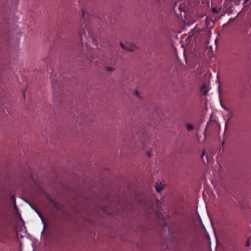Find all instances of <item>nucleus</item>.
<instances>
[{
  "instance_id": "obj_15",
  "label": "nucleus",
  "mask_w": 251,
  "mask_h": 251,
  "mask_svg": "<svg viewBox=\"0 0 251 251\" xmlns=\"http://www.w3.org/2000/svg\"><path fill=\"white\" fill-rule=\"evenodd\" d=\"M106 70L107 71L111 72L113 70V69L111 67H108L106 68Z\"/></svg>"
},
{
  "instance_id": "obj_14",
  "label": "nucleus",
  "mask_w": 251,
  "mask_h": 251,
  "mask_svg": "<svg viewBox=\"0 0 251 251\" xmlns=\"http://www.w3.org/2000/svg\"><path fill=\"white\" fill-rule=\"evenodd\" d=\"M134 95L138 97H140V94H139V92L137 90L134 91Z\"/></svg>"
},
{
  "instance_id": "obj_11",
  "label": "nucleus",
  "mask_w": 251,
  "mask_h": 251,
  "mask_svg": "<svg viewBox=\"0 0 251 251\" xmlns=\"http://www.w3.org/2000/svg\"><path fill=\"white\" fill-rule=\"evenodd\" d=\"M52 88L54 89H55L56 88V86H57V82L56 81H55L54 80H52Z\"/></svg>"
},
{
  "instance_id": "obj_12",
  "label": "nucleus",
  "mask_w": 251,
  "mask_h": 251,
  "mask_svg": "<svg viewBox=\"0 0 251 251\" xmlns=\"http://www.w3.org/2000/svg\"><path fill=\"white\" fill-rule=\"evenodd\" d=\"M48 200H49V201H50V203H51L52 204H54V205H56V201L54 200H53V199H52L51 198H50V197L48 198Z\"/></svg>"
},
{
  "instance_id": "obj_19",
  "label": "nucleus",
  "mask_w": 251,
  "mask_h": 251,
  "mask_svg": "<svg viewBox=\"0 0 251 251\" xmlns=\"http://www.w3.org/2000/svg\"><path fill=\"white\" fill-rule=\"evenodd\" d=\"M250 0H244V3H246L247 2H248Z\"/></svg>"
},
{
  "instance_id": "obj_20",
  "label": "nucleus",
  "mask_w": 251,
  "mask_h": 251,
  "mask_svg": "<svg viewBox=\"0 0 251 251\" xmlns=\"http://www.w3.org/2000/svg\"><path fill=\"white\" fill-rule=\"evenodd\" d=\"M23 95H24V97H25V91L23 92Z\"/></svg>"
},
{
  "instance_id": "obj_3",
  "label": "nucleus",
  "mask_w": 251,
  "mask_h": 251,
  "mask_svg": "<svg viewBox=\"0 0 251 251\" xmlns=\"http://www.w3.org/2000/svg\"><path fill=\"white\" fill-rule=\"evenodd\" d=\"M120 45L123 49L128 51H134L136 49L135 46L133 44H129L125 46L122 43H120Z\"/></svg>"
},
{
  "instance_id": "obj_18",
  "label": "nucleus",
  "mask_w": 251,
  "mask_h": 251,
  "mask_svg": "<svg viewBox=\"0 0 251 251\" xmlns=\"http://www.w3.org/2000/svg\"><path fill=\"white\" fill-rule=\"evenodd\" d=\"M204 154H205L204 152H202V154H201V158H203V156H204Z\"/></svg>"
},
{
  "instance_id": "obj_16",
  "label": "nucleus",
  "mask_w": 251,
  "mask_h": 251,
  "mask_svg": "<svg viewBox=\"0 0 251 251\" xmlns=\"http://www.w3.org/2000/svg\"><path fill=\"white\" fill-rule=\"evenodd\" d=\"M147 155L149 157H150L151 156V151H149L147 152Z\"/></svg>"
},
{
  "instance_id": "obj_7",
  "label": "nucleus",
  "mask_w": 251,
  "mask_h": 251,
  "mask_svg": "<svg viewBox=\"0 0 251 251\" xmlns=\"http://www.w3.org/2000/svg\"><path fill=\"white\" fill-rule=\"evenodd\" d=\"M186 127L188 131H191V130H193L194 128V126L190 124H187L186 125Z\"/></svg>"
},
{
  "instance_id": "obj_6",
  "label": "nucleus",
  "mask_w": 251,
  "mask_h": 251,
  "mask_svg": "<svg viewBox=\"0 0 251 251\" xmlns=\"http://www.w3.org/2000/svg\"><path fill=\"white\" fill-rule=\"evenodd\" d=\"M223 107L225 109H226V110L228 111V118L229 119H231L233 117V112L230 110L226 109V107H224L223 106Z\"/></svg>"
},
{
  "instance_id": "obj_4",
  "label": "nucleus",
  "mask_w": 251,
  "mask_h": 251,
  "mask_svg": "<svg viewBox=\"0 0 251 251\" xmlns=\"http://www.w3.org/2000/svg\"><path fill=\"white\" fill-rule=\"evenodd\" d=\"M201 91L203 95H206L208 92L207 87L205 84H203L201 88Z\"/></svg>"
},
{
  "instance_id": "obj_1",
  "label": "nucleus",
  "mask_w": 251,
  "mask_h": 251,
  "mask_svg": "<svg viewBox=\"0 0 251 251\" xmlns=\"http://www.w3.org/2000/svg\"><path fill=\"white\" fill-rule=\"evenodd\" d=\"M82 12L83 14V18L81 19L80 20V27L79 31V35L80 36V41L82 44H83V34L85 33V28L87 27L88 26V23H84L85 21L84 16H85V12L83 9H82Z\"/></svg>"
},
{
  "instance_id": "obj_10",
  "label": "nucleus",
  "mask_w": 251,
  "mask_h": 251,
  "mask_svg": "<svg viewBox=\"0 0 251 251\" xmlns=\"http://www.w3.org/2000/svg\"><path fill=\"white\" fill-rule=\"evenodd\" d=\"M220 10H221V9H219V10H218L216 7H212V12L214 13H219V11H220Z\"/></svg>"
},
{
  "instance_id": "obj_13",
  "label": "nucleus",
  "mask_w": 251,
  "mask_h": 251,
  "mask_svg": "<svg viewBox=\"0 0 251 251\" xmlns=\"http://www.w3.org/2000/svg\"><path fill=\"white\" fill-rule=\"evenodd\" d=\"M251 243V236L249 238L248 240L247 241L246 243V245L247 246L249 247L250 246V244Z\"/></svg>"
},
{
  "instance_id": "obj_9",
  "label": "nucleus",
  "mask_w": 251,
  "mask_h": 251,
  "mask_svg": "<svg viewBox=\"0 0 251 251\" xmlns=\"http://www.w3.org/2000/svg\"><path fill=\"white\" fill-rule=\"evenodd\" d=\"M35 212L37 213V214L38 215L39 217L40 218L41 220H42V222L43 224H45V220L42 215V214H41V213L38 211L37 210H35L34 209Z\"/></svg>"
},
{
  "instance_id": "obj_2",
  "label": "nucleus",
  "mask_w": 251,
  "mask_h": 251,
  "mask_svg": "<svg viewBox=\"0 0 251 251\" xmlns=\"http://www.w3.org/2000/svg\"><path fill=\"white\" fill-rule=\"evenodd\" d=\"M133 130L134 132H136L137 140L139 142L142 143L143 139L146 137V133L143 131L142 129H139L137 127H135Z\"/></svg>"
},
{
  "instance_id": "obj_17",
  "label": "nucleus",
  "mask_w": 251,
  "mask_h": 251,
  "mask_svg": "<svg viewBox=\"0 0 251 251\" xmlns=\"http://www.w3.org/2000/svg\"><path fill=\"white\" fill-rule=\"evenodd\" d=\"M53 101L54 103H55L56 104H57V102L55 101V94H53Z\"/></svg>"
},
{
  "instance_id": "obj_5",
  "label": "nucleus",
  "mask_w": 251,
  "mask_h": 251,
  "mask_svg": "<svg viewBox=\"0 0 251 251\" xmlns=\"http://www.w3.org/2000/svg\"><path fill=\"white\" fill-rule=\"evenodd\" d=\"M193 243L192 241L190 242V245L187 246V245H185L184 247V250L186 251H192L193 250Z\"/></svg>"
},
{
  "instance_id": "obj_8",
  "label": "nucleus",
  "mask_w": 251,
  "mask_h": 251,
  "mask_svg": "<svg viewBox=\"0 0 251 251\" xmlns=\"http://www.w3.org/2000/svg\"><path fill=\"white\" fill-rule=\"evenodd\" d=\"M155 188H156V191L158 192V193H160L161 192V191L163 190V187L161 186L160 184H158L157 183V184L156 185V186H155Z\"/></svg>"
}]
</instances>
